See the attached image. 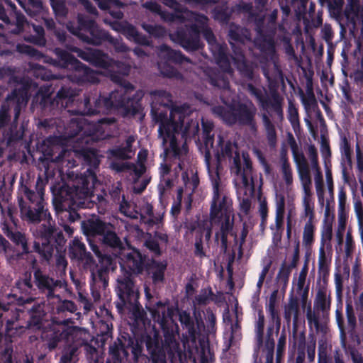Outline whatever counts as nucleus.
Wrapping results in <instances>:
<instances>
[{
  "label": "nucleus",
  "mask_w": 363,
  "mask_h": 363,
  "mask_svg": "<svg viewBox=\"0 0 363 363\" xmlns=\"http://www.w3.org/2000/svg\"><path fill=\"white\" fill-rule=\"evenodd\" d=\"M262 121L267 144L270 148L274 149L278 143V135L275 125L265 113L262 114Z\"/></svg>",
  "instance_id": "37998d69"
},
{
  "label": "nucleus",
  "mask_w": 363,
  "mask_h": 363,
  "mask_svg": "<svg viewBox=\"0 0 363 363\" xmlns=\"http://www.w3.org/2000/svg\"><path fill=\"white\" fill-rule=\"evenodd\" d=\"M86 201H84V203ZM72 208L64 209L60 208L62 212V216L65 218H66L69 223H74L75 221L80 219V216L77 213V209L78 208H86L87 206L84 204L82 205H72L71 206Z\"/></svg>",
  "instance_id": "e2e57ef3"
},
{
  "label": "nucleus",
  "mask_w": 363,
  "mask_h": 363,
  "mask_svg": "<svg viewBox=\"0 0 363 363\" xmlns=\"http://www.w3.org/2000/svg\"><path fill=\"white\" fill-rule=\"evenodd\" d=\"M145 247L152 254L145 264V257L137 250L127 253L122 259L121 268L122 274L117 279L116 292L119 301L115 303L119 310L122 308L125 301H133L137 297V286L135 283L136 276L141 274L145 268L147 274L156 286L159 282V242L152 238L146 240Z\"/></svg>",
  "instance_id": "39448f33"
},
{
  "label": "nucleus",
  "mask_w": 363,
  "mask_h": 363,
  "mask_svg": "<svg viewBox=\"0 0 363 363\" xmlns=\"http://www.w3.org/2000/svg\"><path fill=\"white\" fill-rule=\"evenodd\" d=\"M108 224L109 223L104 222L99 218H90L81 222V228L89 242L91 238L99 239Z\"/></svg>",
  "instance_id": "c9c22d12"
},
{
  "label": "nucleus",
  "mask_w": 363,
  "mask_h": 363,
  "mask_svg": "<svg viewBox=\"0 0 363 363\" xmlns=\"http://www.w3.org/2000/svg\"><path fill=\"white\" fill-rule=\"evenodd\" d=\"M203 139L205 145L204 160L208 173L213 186V197L210 208V220L212 225L220 227L219 231L216 233V240H220L221 247L226 250L228 247V236L230 235L237 242V234L233 231L234 213L231 199L223 194L220 189V179L217 172L211 169V150L213 148V123L208 121L202 120Z\"/></svg>",
  "instance_id": "20e7f679"
},
{
  "label": "nucleus",
  "mask_w": 363,
  "mask_h": 363,
  "mask_svg": "<svg viewBox=\"0 0 363 363\" xmlns=\"http://www.w3.org/2000/svg\"><path fill=\"white\" fill-rule=\"evenodd\" d=\"M20 213L22 219L33 224L30 231L35 239L33 251L40 255L41 261L50 263L57 246H63L66 242L62 231L56 226L48 204L28 205L20 200Z\"/></svg>",
  "instance_id": "423d86ee"
},
{
  "label": "nucleus",
  "mask_w": 363,
  "mask_h": 363,
  "mask_svg": "<svg viewBox=\"0 0 363 363\" xmlns=\"http://www.w3.org/2000/svg\"><path fill=\"white\" fill-rule=\"evenodd\" d=\"M277 39L279 40L284 43V51L289 59L296 60L297 57L296 55L294 47L291 43V37L289 36L288 32L285 31L284 33H279L277 36Z\"/></svg>",
  "instance_id": "4d7b16f0"
},
{
  "label": "nucleus",
  "mask_w": 363,
  "mask_h": 363,
  "mask_svg": "<svg viewBox=\"0 0 363 363\" xmlns=\"http://www.w3.org/2000/svg\"><path fill=\"white\" fill-rule=\"evenodd\" d=\"M84 345V340H82L80 335L77 339L72 340L65 347L62 354L60 357V363H77L78 361V350ZM87 347V345L85 344Z\"/></svg>",
  "instance_id": "58836bf2"
},
{
  "label": "nucleus",
  "mask_w": 363,
  "mask_h": 363,
  "mask_svg": "<svg viewBox=\"0 0 363 363\" xmlns=\"http://www.w3.org/2000/svg\"><path fill=\"white\" fill-rule=\"evenodd\" d=\"M39 295H37V298L31 304L32 306L27 308L26 306L25 310H27V313L29 315V318L27 321L26 325L24 326L25 329H40L43 325V320L46 315V313L44 310L45 301L38 302Z\"/></svg>",
  "instance_id": "7c9ffc66"
},
{
  "label": "nucleus",
  "mask_w": 363,
  "mask_h": 363,
  "mask_svg": "<svg viewBox=\"0 0 363 363\" xmlns=\"http://www.w3.org/2000/svg\"><path fill=\"white\" fill-rule=\"evenodd\" d=\"M192 17L189 22L194 21L198 24L200 33L207 41L209 49L216 60V64L222 69V73L232 75L233 69L231 67L229 56L228 54V46L225 43H219L216 40V38L208 26V18L204 15L197 12H188Z\"/></svg>",
  "instance_id": "ddd939ff"
},
{
  "label": "nucleus",
  "mask_w": 363,
  "mask_h": 363,
  "mask_svg": "<svg viewBox=\"0 0 363 363\" xmlns=\"http://www.w3.org/2000/svg\"><path fill=\"white\" fill-rule=\"evenodd\" d=\"M178 325L173 322L170 328L166 326L163 318H160V330L164 333V342L160 337V363H166L167 358L171 363L181 362L182 352L179 347V343L176 339L178 334Z\"/></svg>",
  "instance_id": "aec40b11"
},
{
  "label": "nucleus",
  "mask_w": 363,
  "mask_h": 363,
  "mask_svg": "<svg viewBox=\"0 0 363 363\" xmlns=\"http://www.w3.org/2000/svg\"><path fill=\"white\" fill-rule=\"evenodd\" d=\"M160 59L164 57L167 60L166 63L162 66L160 64V76L173 78L176 79H182V74L173 66L169 65V62L175 64H182L184 62H191L189 58L186 57L179 50L177 51L172 49H169L168 47L164 44L160 45Z\"/></svg>",
  "instance_id": "5701e85b"
},
{
  "label": "nucleus",
  "mask_w": 363,
  "mask_h": 363,
  "mask_svg": "<svg viewBox=\"0 0 363 363\" xmlns=\"http://www.w3.org/2000/svg\"><path fill=\"white\" fill-rule=\"evenodd\" d=\"M265 326V317L262 310H258L257 318L254 323V333H255V351L259 349L264 345V335Z\"/></svg>",
  "instance_id": "c03bdc74"
},
{
  "label": "nucleus",
  "mask_w": 363,
  "mask_h": 363,
  "mask_svg": "<svg viewBox=\"0 0 363 363\" xmlns=\"http://www.w3.org/2000/svg\"><path fill=\"white\" fill-rule=\"evenodd\" d=\"M306 318L309 326L313 325L315 330H318L321 323H325L329 318V315L323 316V312L313 307L311 309V303L307 307Z\"/></svg>",
  "instance_id": "de8ad7c7"
},
{
  "label": "nucleus",
  "mask_w": 363,
  "mask_h": 363,
  "mask_svg": "<svg viewBox=\"0 0 363 363\" xmlns=\"http://www.w3.org/2000/svg\"><path fill=\"white\" fill-rule=\"evenodd\" d=\"M61 88L57 91L55 98L51 97V86H56V84L51 83L50 85L41 86L33 97V103L39 104L40 108L45 113H50L55 116V118H45L39 121L38 127L43 129L47 133H52L55 137L59 135L60 137L68 139L84 137L87 132L96 133L97 135L101 125H86L84 120L82 118H72L65 121L63 118L67 115H96V113H82L79 111L83 108L82 104L84 100L79 102L77 108H70L74 100L73 90L63 84L64 82L68 81V78L62 77Z\"/></svg>",
  "instance_id": "f03ea898"
},
{
  "label": "nucleus",
  "mask_w": 363,
  "mask_h": 363,
  "mask_svg": "<svg viewBox=\"0 0 363 363\" xmlns=\"http://www.w3.org/2000/svg\"><path fill=\"white\" fill-rule=\"evenodd\" d=\"M207 80L220 91V99L226 105L211 107L212 113L226 124L232 125L238 123L247 125L250 130L256 133L257 125L255 121L257 108L252 101L234 104L235 93L230 86L229 79L224 73L216 69L207 72Z\"/></svg>",
  "instance_id": "0eeeda50"
},
{
  "label": "nucleus",
  "mask_w": 363,
  "mask_h": 363,
  "mask_svg": "<svg viewBox=\"0 0 363 363\" xmlns=\"http://www.w3.org/2000/svg\"><path fill=\"white\" fill-rule=\"evenodd\" d=\"M296 344L297 345V356L296 363H305L306 348L307 346L306 334L304 331L296 335Z\"/></svg>",
  "instance_id": "6e6d98bb"
},
{
  "label": "nucleus",
  "mask_w": 363,
  "mask_h": 363,
  "mask_svg": "<svg viewBox=\"0 0 363 363\" xmlns=\"http://www.w3.org/2000/svg\"><path fill=\"white\" fill-rule=\"evenodd\" d=\"M247 90L251 96H254L258 102L259 107L268 111L271 110L277 116L279 121L284 119V97L278 92L273 91L270 96H267V90L264 87H256L252 84H247Z\"/></svg>",
  "instance_id": "412c9836"
},
{
  "label": "nucleus",
  "mask_w": 363,
  "mask_h": 363,
  "mask_svg": "<svg viewBox=\"0 0 363 363\" xmlns=\"http://www.w3.org/2000/svg\"><path fill=\"white\" fill-rule=\"evenodd\" d=\"M277 291H273L266 304V312L269 317L267 328L264 349L266 350L265 363H274L275 342L273 334L278 335L281 328V318L277 309Z\"/></svg>",
  "instance_id": "6ab92c4d"
},
{
  "label": "nucleus",
  "mask_w": 363,
  "mask_h": 363,
  "mask_svg": "<svg viewBox=\"0 0 363 363\" xmlns=\"http://www.w3.org/2000/svg\"><path fill=\"white\" fill-rule=\"evenodd\" d=\"M145 294L147 299L145 308L149 311L150 318L147 316L146 313L138 303L139 297L138 289H137V297L133 301H125L122 308L117 310L119 313H122L124 308H127L130 311L129 318L133 320L135 327L144 329L146 332L152 330L153 331V337L147 335L145 340V345L147 351L149 363H159V330L156 328V323H159V300L157 294L148 286L145 287Z\"/></svg>",
  "instance_id": "1a4fd4ad"
},
{
  "label": "nucleus",
  "mask_w": 363,
  "mask_h": 363,
  "mask_svg": "<svg viewBox=\"0 0 363 363\" xmlns=\"http://www.w3.org/2000/svg\"><path fill=\"white\" fill-rule=\"evenodd\" d=\"M308 270V264L305 263L298 274V278H294L293 289L291 290L294 293L295 291L296 295L294 296L298 297L302 308L306 306L309 294V284H306Z\"/></svg>",
  "instance_id": "2f4dec72"
},
{
  "label": "nucleus",
  "mask_w": 363,
  "mask_h": 363,
  "mask_svg": "<svg viewBox=\"0 0 363 363\" xmlns=\"http://www.w3.org/2000/svg\"><path fill=\"white\" fill-rule=\"evenodd\" d=\"M108 259L105 260V265H100L99 269L91 272L90 288L91 296L95 302L101 298V292L108 285L109 273L116 268V263L110 264Z\"/></svg>",
  "instance_id": "a878e982"
},
{
  "label": "nucleus",
  "mask_w": 363,
  "mask_h": 363,
  "mask_svg": "<svg viewBox=\"0 0 363 363\" xmlns=\"http://www.w3.org/2000/svg\"><path fill=\"white\" fill-rule=\"evenodd\" d=\"M301 101L303 106L304 110L307 113L308 117L304 118V121L309 129H313V125L309 119L310 114L313 111H317L318 104L315 99L312 88H308L306 90V95L301 91L300 94Z\"/></svg>",
  "instance_id": "a19ab883"
},
{
  "label": "nucleus",
  "mask_w": 363,
  "mask_h": 363,
  "mask_svg": "<svg viewBox=\"0 0 363 363\" xmlns=\"http://www.w3.org/2000/svg\"><path fill=\"white\" fill-rule=\"evenodd\" d=\"M231 16V11L227 5L216 6L213 10V18L220 23H228Z\"/></svg>",
  "instance_id": "bf43d9fd"
},
{
  "label": "nucleus",
  "mask_w": 363,
  "mask_h": 363,
  "mask_svg": "<svg viewBox=\"0 0 363 363\" xmlns=\"http://www.w3.org/2000/svg\"><path fill=\"white\" fill-rule=\"evenodd\" d=\"M79 57L89 64L106 69L113 82L119 83L118 88L111 91L108 96H104L96 89H93L84 96L83 108L79 111L82 113H106L113 109H122L124 116L138 117L142 121L144 117L140 101L144 96L142 90H138L130 98L127 96L134 90L129 82L122 79L121 75H128L130 67L125 63L111 59L107 54L99 50L93 51L78 50Z\"/></svg>",
  "instance_id": "f257e3e1"
},
{
  "label": "nucleus",
  "mask_w": 363,
  "mask_h": 363,
  "mask_svg": "<svg viewBox=\"0 0 363 363\" xmlns=\"http://www.w3.org/2000/svg\"><path fill=\"white\" fill-rule=\"evenodd\" d=\"M186 106L171 105L169 112V121L166 125L164 119L166 115L160 112V139L162 140V145L164 150V160L177 159L179 157L181 150L177 143L176 134L184 128V134L196 135L199 131V125L197 121H191L185 125Z\"/></svg>",
  "instance_id": "9b49d317"
},
{
  "label": "nucleus",
  "mask_w": 363,
  "mask_h": 363,
  "mask_svg": "<svg viewBox=\"0 0 363 363\" xmlns=\"http://www.w3.org/2000/svg\"><path fill=\"white\" fill-rule=\"evenodd\" d=\"M40 148L38 165L43 167L45 172L48 171L50 162H62L70 155L68 150L60 145L51 144L49 140L44 141Z\"/></svg>",
  "instance_id": "bb28decb"
},
{
  "label": "nucleus",
  "mask_w": 363,
  "mask_h": 363,
  "mask_svg": "<svg viewBox=\"0 0 363 363\" xmlns=\"http://www.w3.org/2000/svg\"><path fill=\"white\" fill-rule=\"evenodd\" d=\"M308 0H291V5L294 8L295 16L298 21H303L304 25V32L307 35H310L311 29L318 28L323 23L320 16H318L316 18L312 17L311 21L306 16V6Z\"/></svg>",
  "instance_id": "c85d7f7f"
},
{
  "label": "nucleus",
  "mask_w": 363,
  "mask_h": 363,
  "mask_svg": "<svg viewBox=\"0 0 363 363\" xmlns=\"http://www.w3.org/2000/svg\"><path fill=\"white\" fill-rule=\"evenodd\" d=\"M280 163H281V172L282 175L283 180L287 187L291 186L293 184V170L291 166V164L289 162L286 152L285 150H282L281 152L280 156Z\"/></svg>",
  "instance_id": "8fccbe9b"
},
{
  "label": "nucleus",
  "mask_w": 363,
  "mask_h": 363,
  "mask_svg": "<svg viewBox=\"0 0 363 363\" xmlns=\"http://www.w3.org/2000/svg\"><path fill=\"white\" fill-rule=\"evenodd\" d=\"M286 332L284 330L277 341V350H276V360L275 363H282L284 357V353L286 350Z\"/></svg>",
  "instance_id": "0e129e2a"
},
{
  "label": "nucleus",
  "mask_w": 363,
  "mask_h": 363,
  "mask_svg": "<svg viewBox=\"0 0 363 363\" xmlns=\"http://www.w3.org/2000/svg\"><path fill=\"white\" fill-rule=\"evenodd\" d=\"M170 38L186 51H196L201 48L200 30L198 24L184 25L169 34Z\"/></svg>",
  "instance_id": "4be33fe9"
},
{
  "label": "nucleus",
  "mask_w": 363,
  "mask_h": 363,
  "mask_svg": "<svg viewBox=\"0 0 363 363\" xmlns=\"http://www.w3.org/2000/svg\"><path fill=\"white\" fill-rule=\"evenodd\" d=\"M300 303L301 301L298 297L295 296L293 291H291L289 296L288 302L284 307V318L289 326L292 320L293 325L296 327L300 314Z\"/></svg>",
  "instance_id": "e433bc0d"
},
{
  "label": "nucleus",
  "mask_w": 363,
  "mask_h": 363,
  "mask_svg": "<svg viewBox=\"0 0 363 363\" xmlns=\"http://www.w3.org/2000/svg\"><path fill=\"white\" fill-rule=\"evenodd\" d=\"M147 152L146 150H140L138 154V162L133 164L130 167L133 174L138 177H140L146 171L145 162L147 160Z\"/></svg>",
  "instance_id": "13d9d810"
},
{
  "label": "nucleus",
  "mask_w": 363,
  "mask_h": 363,
  "mask_svg": "<svg viewBox=\"0 0 363 363\" xmlns=\"http://www.w3.org/2000/svg\"><path fill=\"white\" fill-rule=\"evenodd\" d=\"M230 172L234 176L233 183L240 201V211L247 215L251 208V196L256 188L252 162L250 156L243 155V161L241 162L237 155L233 165L230 167Z\"/></svg>",
  "instance_id": "f8f14e48"
},
{
  "label": "nucleus",
  "mask_w": 363,
  "mask_h": 363,
  "mask_svg": "<svg viewBox=\"0 0 363 363\" xmlns=\"http://www.w3.org/2000/svg\"><path fill=\"white\" fill-rule=\"evenodd\" d=\"M143 204H137L135 202H131L127 210H123L125 216L133 218L138 219L140 218L142 220L146 217L152 218L153 215L152 206L147 202L143 201Z\"/></svg>",
  "instance_id": "ea45409f"
},
{
  "label": "nucleus",
  "mask_w": 363,
  "mask_h": 363,
  "mask_svg": "<svg viewBox=\"0 0 363 363\" xmlns=\"http://www.w3.org/2000/svg\"><path fill=\"white\" fill-rule=\"evenodd\" d=\"M57 60L51 59V63L56 67L67 68L71 66L74 72L70 76L71 80L79 84L85 83L95 84L99 82L98 74L94 70L79 62L74 55L67 51L56 48Z\"/></svg>",
  "instance_id": "f3484780"
},
{
  "label": "nucleus",
  "mask_w": 363,
  "mask_h": 363,
  "mask_svg": "<svg viewBox=\"0 0 363 363\" xmlns=\"http://www.w3.org/2000/svg\"><path fill=\"white\" fill-rule=\"evenodd\" d=\"M229 43L233 49L234 56L232 57L233 63L240 74L247 79L252 80L254 77L253 69L246 61L245 55L240 45L235 43H244L251 41L250 31L235 23H230L228 31Z\"/></svg>",
  "instance_id": "dca6fc26"
},
{
  "label": "nucleus",
  "mask_w": 363,
  "mask_h": 363,
  "mask_svg": "<svg viewBox=\"0 0 363 363\" xmlns=\"http://www.w3.org/2000/svg\"><path fill=\"white\" fill-rule=\"evenodd\" d=\"M331 305L330 294L327 289L323 287L318 290L314 300L313 307L323 312V316L329 315Z\"/></svg>",
  "instance_id": "79ce46f5"
},
{
  "label": "nucleus",
  "mask_w": 363,
  "mask_h": 363,
  "mask_svg": "<svg viewBox=\"0 0 363 363\" xmlns=\"http://www.w3.org/2000/svg\"><path fill=\"white\" fill-rule=\"evenodd\" d=\"M2 230L12 242H13L17 245L21 246L24 253L30 252L28 245V240L24 233H22L19 231L13 232L12 230H9V227L6 225H4Z\"/></svg>",
  "instance_id": "09e8293b"
},
{
  "label": "nucleus",
  "mask_w": 363,
  "mask_h": 363,
  "mask_svg": "<svg viewBox=\"0 0 363 363\" xmlns=\"http://www.w3.org/2000/svg\"><path fill=\"white\" fill-rule=\"evenodd\" d=\"M211 150V157L212 155H214L216 158V163L212 164L211 162V169L216 170L217 172L218 175H219L218 169L220 166V163L225 158H232L233 160L235 157L238 155L241 162L243 161V155H249L247 152H242V158L240 156L239 152H237L236 145L232 143L230 140L225 141L223 138L220 135L218 136L217 140V145L214 147L213 145V148L210 147ZM234 162H233L231 167L233 165ZM220 177V176H218Z\"/></svg>",
  "instance_id": "393cba45"
},
{
  "label": "nucleus",
  "mask_w": 363,
  "mask_h": 363,
  "mask_svg": "<svg viewBox=\"0 0 363 363\" xmlns=\"http://www.w3.org/2000/svg\"><path fill=\"white\" fill-rule=\"evenodd\" d=\"M106 196L112 202L111 204L118 206L120 213L125 216L123 210H127L131 202L125 199L122 184L117 182L113 184L108 189V194H106Z\"/></svg>",
  "instance_id": "4c0bfd02"
},
{
  "label": "nucleus",
  "mask_w": 363,
  "mask_h": 363,
  "mask_svg": "<svg viewBox=\"0 0 363 363\" xmlns=\"http://www.w3.org/2000/svg\"><path fill=\"white\" fill-rule=\"evenodd\" d=\"M107 134L104 132L97 135L96 133H87L84 137L77 138L79 149L75 150L79 158L82 159L84 164L89 167L80 177L70 183H63L62 185L51 187L54 201L59 203L60 208H72V205L84 204V201L91 196L93 189L97 180L94 172L100 163V156L96 149L86 147L91 142H96L106 138Z\"/></svg>",
  "instance_id": "7ed1b4c3"
},
{
  "label": "nucleus",
  "mask_w": 363,
  "mask_h": 363,
  "mask_svg": "<svg viewBox=\"0 0 363 363\" xmlns=\"http://www.w3.org/2000/svg\"><path fill=\"white\" fill-rule=\"evenodd\" d=\"M89 245L97 257L98 263L96 262L91 252L87 251L85 244L77 238H74L69 244V257L72 260L77 261L82 265L84 269L89 270L90 272L99 269L102 264L105 265L106 259H108L110 264L116 262L111 255L103 254L99 247L93 240H89Z\"/></svg>",
  "instance_id": "4468645a"
},
{
  "label": "nucleus",
  "mask_w": 363,
  "mask_h": 363,
  "mask_svg": "<svg viewBox=\"0 0 363 363\" xmlns=\"http://www.w3.org/2000/svg\"><path fill=\"white\" fill-rule=\"evenodd\" d=\"M332 254H328L323 250L318 251V272L323 277L325 278L329 275L331 264Z\"/></svg>",
  "instance_id": "603ef678"
},
{
  "label": "nucleus",
  "mask_w": 363,
  "mask_h": 363,
  "mask_svg": "<svg viewBox=\"0 0 363 363\" xmlns=\"http://www.w3.org/2000/svg\"><path fill=\"white\" fill-rule=\"evenodd\" d=\"M303 192L312 191V180L308 164L303 163L297 169Z\"/></svg>",
  "instance_id": "5fc2aeb1"
},
{
  "label": "nucleus",
  "mask_w": 363,
  "mask_h": 363,
  "mask_svg": "<svg viewBox=\"0 0 363 363\" xmlns=\"http://www.w3.org/2000/svg\"><path fill=\"white\" fill-rule=\"evenodd\" d=\"M26 257L29 264V270L24 272L15 281L14 288L20 295H12L18 305H30L36 299L37 295L40 294L45 295L48 300L59 298L55 291L60 281L43 271L38 266L34 255L29 253Z\"/></svg>",
  "instance_id": "6e6552de"
},
{
  "label": "nucleus",
  "mask_w": 363,
  "mask_h": 363,
  "mask_svg": "<svg viewBox=\"0 0 363 363\" xmlns=\"http://www.w3.org/2000/svg\"><path fill=\"white\" fill-rule=\"evenodd\" d=\"M99 240L104 247L116 252H119L125 248L124 243L116 233L114 226L110 223Z\"/></svg>",
  "instance_id": "f704fd0d"
},
{
  "label": "nucleus",
  "mask_w": 363,
  "mask_h": 363,
  "mask_svg": "<svg viewBox=\"0 0 363 363\" xmlns=\"http://www.w3.org/2000/svg\"><path fill=\"white\" fill-rule=\"evenodd\" d=\"M30 96L28 84L15 89L8 94L0 108V140L8 145L23 139L24 127L18 126L21 109L28 103Z\"/></svg>",
  "instance_id": "9d476101"
},
{
  "label": "nucleus",
  "mask_w": 363,
  "mask_h": 363,
  "mask_svg": "<svg viewBox=\"0 0 363 363\" xmlns=\"http://www.w3.org/2000/svg\"><path fill=\"white\" fill-rule=\"evenodd\" d=\"M284 214L276 213L275 215V225H271L270 228L274 231V238L278 240L281 239L282 231L284 230Z\"/></svg>",
  "instance_id": "338daca9"
},
{
  "label": "nucleus",
  "mask_w": 363,
  "mask_h": 363,
  "mask_svg": "<svg viewBox=\"0 0 363 363\" xmlns=\"http://www.w3.org/2000/svg\"><path fill=\"white\" fill-rule=\"evenodd\" d=\"M133 345V339L130 337L121 336L111 342L108 347V357L106 363H127L129 346Z\"/></svg>",
  "instance_id": "cd10ccee"
},
{
  "label": "nucleus",
  "mask_w": 363,
  "mask_h": 363,
  "mask_svg": "<svg viewBox=\"0 0 363 363\" xmlns=\"http://www.w3.org/2000/svg\"><path fill=\"white\" fill-rule=\"evenodd\" d=\"M50 6L57 18L63 19L68 13V9L64 0H50Z\"/></svg>",
  "instance_id": "680f3d73"
},
{
  "label": "nucleus",
  "mask_w": 363,
  "mask_h": 363,
  "mask_svg": "<svg viewBox=\"0 0 363 363\" xmlns=\"http://www.w3.org/2000/svg\"><path fill=\"white\" fill-rule=\"evenodd\" d=\"M80 335V333L73 328H67L62 331H51L48 335V348L50 351H52L57 347L59 342L62 340H65L67 345L72 340L77 339Z\"/></svg>",
  "instance_id": "473e14b6"
},
{
  "label": "nucleus",
  "mask_w": 363,
  "mask_h": 363,
  "mask_svg": "<svg viewBox=\"0 0 363 363\" xmlns=\"http://www.w3.org/2000/svg\"><path fill=\"white\" fill-rule=\"evenodd\" d=\"M179 319L183 329L186 330L185 333L183 335L184 345L187 343L191 344V346L192 347H196V340L199 337V332L195 327L193 318L186 311H182L179 314Z\"/></svg>",
  "instance_id": "72a5a7b5"
},
{
  "label": "nucleus",
  "mask_w": 363,
  "mask_h": 363,
  "mask_svg": "<svg viewBox=\"0 0 363 363\" xmlns=\"http://www.w3.org/2000/svg\"><path fill=\"white\" fill-rule=\"evenodd\" d=\"M287 118L294 130L296 132L300 127L298 109L292 101H289L287 110Z\"/></svg>",
  "instance_id": "69168bd1"
},
{
  "label": "nucleus",
  "mask_w": 363,
  "mask_h": 363,
  "mask_svg": "<svg viewBox=\"0 0 363 363\" xmlns=\"http://www.w3.org/2000/svg\"><path fill=\"white\" fill-rule=\"evenodd\" d=\"M54 33H55V35L56 36L57 40L62 45H65L69 51L75 53L78 57H79V53L78 52V50L93 51L92 49L82 50L76 46L71 45L70 44L71 37L67 35V32L65 30L55 29L54 30Z\"/></svg>",
  "instance_id": "864d4df0"
},
{
  "label": "nucleus",
  "mask_w": 363,
  "mask_h": 363,
  "mask_svg": "<svg viewBox=\"0 0 363 363\" xmlns=\"http://www.w3.org/2000/svg\"><path fill=\"white\" fill-rule=\"evenodd\" d=\"M315 226L313 221H306L303 231V245L306 247L311 246L314 242Z\"/></svg>",
  "instance_id": "052dcab7"
},
{
  "label": "nucleus",
  "mask_w": 363,
  "mask_h": 363,
  "mask_svg": "<svg viewBox=\"0 0 363 363\" xmlns=\"http://www.w3.org/2000/svg\"><path fill=\"white\" fill-rule=\"evenodd\" d=\"M67 28L81 40L93 45H100L106 43L110 34L101 28L95 21L86 16H79L77 26L68 25Z\"/></svg>",
  "instance_id": "a211bd4d"
},
{
  "label": "nucleus",
  "mask_w": 363,
  "mask_h": 363,
  "mask_svg": "<svg viewBox=\"0 0 363 363\" xmlns=\"http://www.w3.org/2000/svg\"><path fill=\"white\" fill-rule=\"evenodd\" d=\"M278 10L274 9L267 18L260 17L255 20L257 36L254 40L255 45L263 52L269 55L275 53L277 31L279 30L277 23Z\"/></svg>",
  "instance_id": "2eb2a0df"
},
{
  "label": "nucleus",
  "mask_w": 363,
  "mask_h": 363,
  "mask_svg": "<svg viewBox=\"0 0 363 363\" xmlns=\"http://www.w3.org/2000/svg\"><path fill=\"white\" fill-rule=\"evenodd\" d=\"M135 140V138L134 136H128L125 144L116 147L110 150L111 155L115 157L123 160L131 158L135 155V150L133 148V143Z\"/></svg>",
  "instance_id": "49530a36"
},
{
  "label": "nucleus",
  "mask_w": 363,
  "mask_h": 363,
  "mask_svg": "<svg viewBox=\"0 0 363 363\" xmlns=\"http://www.w3.org/2000/svg\"><path fill=\"white\" fill-rule=\"evenodd\" d=\"M301 205L303 211L300 215L301 218H308L307 221H313L315 218V203L312 191L303 192Z\"/></svg>",
  "instance_id": "a18cd8bd"
},
{
  "label": "nucleus",
  "mask_w": 363,
  "mask_h": 363,
  "mask_svg": "<svg viewBox=\"0 0 363 363\" xmlns=\"http://www.w3.org/2000/svg\"><path fill=\"white\" fill-rule=\"evenodd\" d=\"M48 184L47 178L39 176L35 186L28 183L22 184L18 189V205L20 200L26 201L28 205L48 204L45 200V187Z\"/></svg>",
  "instance_id": "b1692460"
},
{
  "label": "nucleus",
  "mask_w": 363,
  "mask_h": 363,
  "mask_svg": "<svg viewBox=\"0 0 363 363\" xmlns=\"http://www.w3.org/2000/svg\"><path fill=\"white\" fill-rule=\"evenodd\" d=\"M333 227L330 223H325L321 230L320 245L319 250H323L328 254H332Z\"/></svg>",
  "instance_id": "3c124183"
},
{
  "label": "nucleus",
  "mask_w": 363,
  "mask_h": 363,
  "mask_svg": "<svg viewBox=\"0 0 363 363\" xmlns=\"http://www.w3.org/2000/svg\"><path fill=\"white\" fill-rule=\"evenodd\" d=\"M230 347V341H225L220 357L222 363H237L236 355L229 350Z\"/></svg>",
  "instance_id": "774afa93"
},
{
  "label": "nucleus",
  "mask_w": 363,
  "mask_h": 363,
  "mask_svg": "<svg viewBox=\"0 0 363 363\" xmlns=\"http://www.w3.org/2000/svg\"><path fill=\"white\" fill-rule=\"evenodd\" d=\"M160 2L173 10V13H167L160 9V19L168 21L184 23L192 17L188 12H192L179 4L177 0H160Z\"/></svg>",
  "instance_id": "c756f323"
}]
</instances>
